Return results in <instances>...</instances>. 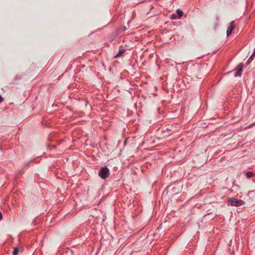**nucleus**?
I'll return each instance as SVG.
<instances>
[{"mask_svg":"<svg viewBox=\"0 0 255 255\" xmlns=\"http://www.w3.org/2000/svg\"><path fill=\"white\" fill-rule=\"evenodd\" d=\"M99 176L103 179H106L110 175V170L107 167H102L99 171Z\"/></svg>","mask_w":255,"mask_h":255,"instance_id":"nucleus-1","label":"nucleus"},{"mask_svg":"<svg viewBox=\"0 0 255 255\" xmlns=\"http://www.w3.org/2000/svg\"><path fill=\"white\" fill-rule=\"evenodd\" d=\"M228 202L230 203L232 206L239 207L245 204L244 201L242 200H238L235 198H231L228 200Z\"/></svg>","mask_w":255,"mask_h":255,"instance_id":"nucleus-2","label":"nucleus"},{"mask_svg":"<svg viewBox=\"0 0 255 255\" xmlns=\"http://www.w3.org/2000/svg\"><path fill=\"white\" fill-rule=\"evenodd\" d=\"M244 65L242 63H240L238 67L235 69V71H236L235 74V77H240L241 75V73L243 71V68Z\"/></svg>","mask_w":255,"mask_h":255,"instance_id":"nucleus-3","label":"nucleus"},{"mask_svg":"<svg viewBox=\"0 0 255 255\" xmlns=\"http://www.w3.org/2000/svg\"><path fill=\"white\" fill-rule=\"evenodd\" d=\"M235 28L234 21H232L230 22V25L228 26L227 30V36H229L232 32V31Z\"/></svg>","mask_w":255,"mask_h":255,"instance_id":"nucleus-4","label":"nucleus"},{"mask_svg":"<svg viewBox=\"0 0 255 255\" xmlns=\"http://www.w3.org/2000/svg\"><path fill=\"white\" fill-rule=\"evenodd\" d=\"M176 13L177 15H178V18H179L181 17V16L183 15V11L180 10V9H177L176 11Z\"/></svg>","mask_w":255,"mask_h":255,"instance_id":"nucleus-5","label":"nucleus"},{"mask_svg":"<svg viewBox=\"0 0 255 255\" xmlns=\"http://www.w3.org/2000/svg\"><path fill=\"white\" fill-rule=\"evenodd\" d=\"M125 52V50L124 49H120L118 54L115 56V57L121 56Z\"/></svg>","mask_w":255,"mask_h":255,"instance_id":"nucleus-6","label":"nucleus"},{"mask_svg":"<svg viewBox=\"0 0 255 255\" xmlns=\"http://www.w3.org/2000/svg\"><path fill=\"white\" fill-rule=\"evenodd\" d=\"M255 55V51H254L252 55L249 57V58L247 60V62L248 63H250L253 59L254 56Z\"/></svg>","mask_w":255,"mask_h":255,"instance_id":"nucleus-7","label":"nucleus"},{"mask_svg":"<svg viewBox=\"0 0 255 255\" xmlns=\"http://www.w3.org/2000/svg\"><path fill=\"white\" fill-rule=\"evenodd\" d=\"M18 251H19L18 248V247H15L14 248V250H13V253H12V255H17Z\"/></svg>","mask_w":255,"mask_h":255,"instance_id":"nucleus-8","label":"nucleus"},{"mask_svg":"<svg viewBox=\"0 0 255 255\" xmlns=\"http://www.w3.org/2000/svg\"><path fill=\"white\" fill-rule=\"evenodd\" d=\"M246 176L247 178H250L253 176V172L248 171L246 173Z\"/></svg>","mask_w":255,"mask_h":255,"instance_id":"nucleus-9","label":"nucleus"},{"mask_svg":"<svg viewBox=\"0 0 255 255\" xmlns=\"http://www.w3.org/2000/svg\"><path fill=\"white\" fill-rule=\"evenodd\" d=\"M172 18L173 19H176V18H177V15H176V14H172Z\"/></svg>","mask_w":255,"mask_h":255,"instance_id":"nucleus-10","label":"nucleus"},{"mask_svg":"<svg viewBox=\"0 0 255 255\" xmlns=\"http://www.w3.org/2000/svg\"><path fill=\"white\" fill-rule=\"evenodd\" d=\"M2 219V215L1 212H0V221Z\"/></svg>","mask_w":255,"mask_h":255,"instance_id":"nucleus-11","label":"nucleus"},{"mask_svg":"<svg viewBox=\"0 0 255 255\" xmlns=\"http://www.w3.org/2000/svg\"><path fill=\"white\" fill-rule=\"evenodd\" d=\"M2 97L0 95V103L2 102Z\"/></svg>","mask_w":255,"mask_h":255,"instance_id":"nucleus-12","label":"nucleus"},{"mask_svg":"<svg viewBox=\"0 0 255 255\" xmlns=\"http://www.w3.org/2000/svg\"><path fill=\"white\" fill-rule=\"evenodd\" d=\"M254 51H255V50H254Z\"/></svg>","mask_w":255,"mask_h":255,"instance_id":"nucleus-13","label":"nucleus"}]
</instances>
